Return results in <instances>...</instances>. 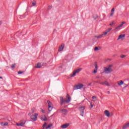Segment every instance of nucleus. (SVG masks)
<instances>
[{
  "mask_svg": "<svg viewBox=\"0 0 129 129\" xmlns=\"http://www.w3.org/2000/svg\"><path fill=\"white\" fill-rule=\"evenodd\" d=\"M60 105H63V104H68L70 101H71V97L69 94H67V98L64 99L63 97H60Z\"/></svg>",
  "mask_w": 129,
  "mask_h": 129,
  "instance_id": "obj_1",
  "label": "nucleus"
},
{
  "mask_svg": "<svg viewBox=\"0 0 129 129\" xmlns=\"http://www.w3.org/2000/svg\"><path fill=\"white\" fill-rule=\"evenodd\" d=\"M104 72L106 74H109V73H111V72H113V69H110L109 68H107V67H104Z\"/></svg>",
  "mask_w": 129,
  "mask_h": 129,
  "instance_id": "obj_2",
  "label": "nucleus"
},
{
  "mask_svg": "<svg viewBox=\"0 0 129 129\" xmlns=\"http://www.w3.org/2000/svg\"><path fill=\"white\" fill-rule=\"evenodd\" d=\"M79 109L80 111L81 115L82 116H84V109H85V106H81L79 107Z\"/></svg>",
  "mask_w": 129,
  "mask_h": 129,
  "instance_id": "obj_3",
  "label": "nucleus"
},
{
  "mask_svg": "<svg viewBox=\"0 0 129 129\" xmlns=\"http://www.w3.org/2000/svg\"><path fill=\"white\" fill-rule=\"evenodd\" d=\"M84 86L83 84H80L79 85H77L74 86V90H77V89H81L82 87Z\"/></svg>",
  "mask_w": 129,
  "mask_h": 129,
  "instance_id": "obj_4",
  "label": "nucleus"
},
{
  "mask_svg": "<svg viewBox=\"0 0 129 129\" xmlns=\"http://www.w3.org/2000/svg\"><path fill=\"white\" fill-rule=\"evenodd\" d=\"M81 70H82V68H80L76 70L73 72V74L71 75V77H74V76H76L77 73H79Z\"/></svg>",
  "mask_w": 129,
  "mask_h": 129,
  "instance_id": "obj_5",
  "label": "nucleus"
},
{
  "mask_svg": "<svg viewBox=\"0 0 129 129\" xmlns=\"http://www.w3.org/2000/svg\"><path fill=\"white\" fill-rule=\"evenodd\" d=\"M47 103L48 105V110L51 111L53 109V104H52V102L50 100H47Z\"/></svg>",
  "mask_w": 129,
  "mask_h": 129,
  "instance_id": "obj_6",
  "label": "nucleus"
},
{
  "mask_svg": "<svg viewBox=\"0 0 129 129\" xmlns=\"http://www.w3.org/2000/svg\"><path fill=\"white\" fill-rule=\"evenodd\" d=\"M30 117L33 121H36L37 118H38V113H35L34 115H32Z\"/></svg>",
  "mask_w": 129,
  "mask_h": 129,
  "instance_id": "obj_7",
  "label": "nucleus"
},
{
  "mask_svg": "<svg viewBox=\"0 0 129 129\" xmlns=\"http://www.w3.org/2000/svg\"><path fill=\"white\" fill-rule=\"evenodd\" d=\"M64 46L65 44H64V43H62L58 48V52H61V51H63Z\"/></svg>",
  "mask_w": 129,
  "mask_h": 129,
  "instance_id": "obj_8",
  "label": "nucleus"
},
{
  "mask_svg": "<svg viewBox=\"0 0 129 129\" xmlns=\"http://www.w3.org/2000/svg\"><path fill=\"white\" fill-rule=\"evenodd\" d=\"M70 124H69V123L64 124L63 125H61L60 127L61 128H67V127H68V126H69Z\"/></svg>",
  "mask_w": 129,
  "mask_h": 129,
  "instance_id": "obj_9",
  "label": "nucleus"
},
{
  "mask_svg": "<svg viewBox=\"0 0 129 129\" xmlns=\"http://www.w3.org/2000/svg\"><path fill=\"white\" fill-rule=\"evenodd\" d=\"M60 112L63 114L66 115L68 113V111L66 109H60Z\"/></svg>",
  "mask_w": 129,
  "mask_h": 129,
  "instance_id": "obj_10",
  "label": "nucleus"
},
{
  "mask_svg": "<svg viewBox=\"0 0 129 129\" xmlns=\"http://www.w3.org/2000/svg\"><path fill=\"white\" fill-rule=\"evenodd\" d=\"M111 30H112V28H110L108 29L107 30H106L103 33H104V36H106V35H107L108 33H109V32H110V31H111Z\"/></svg>",
  "mask_w": 129,
  "mask_h": 129,
  "instance_id": "obj_11",
  "label": "nucleus"
},
{
  "mask_svg": "<svg viewBox=\"0 0 129 129\" xmlns=\"http://www.w3.org/2000/svg\"><path fill=\"white\" fill-rule=\"evenodd\" d=\"M104 113L107 117H109V116L110 115V113H109V111L106 110L104 111Z\"/></svg>",
  "mask_w": 129,
  "mask_h": 129,
  "instance_id": "obj_12",
  "label": "nucleus"
},
{
  "mask_svg": "<svg viewBox=\"0 0 129 129\" xmlns=\"http://www.w3.org/2000/svg\"><path fill=\"white\" fill-rule=\"evenodd\" d=\"M124 37H125V34H120L118 36L117 40H119V39L122 40L123 38H124Z\"/></svg>",
  "mask_w": 129,
  "mask_h": 129,
  "instance_id": "obj_13",
  "label": "nucleus"
},
{
  "mask_svg": "<svg viewBox=\"0 0 129 129\" xmlns=\"http://www.w3.org/2000/svg\"><path fill=\"white\" fill-rule=\"evenodd\" d=\"M100 84H101L102 85H106V86H109V84H108L107 81L100 83Z\"/></svg>",
  "mask_w": 129,
  "mask_h": 129,
  "instance_id": "obj_14",
  "label": "nucleus"
},
{
  "mask_svg": "<svg viewBox=\"0 0 129 129\" xmlns=\"http://www.w3.org/2000/svg\"><path fill=\"white\" fill-rule=\"evenodd\" d=\"M127 127H129V123H127L125 124L123 126L122 129H126V128H127Z\"/></svg>",
  "mask_w": 129,
  "mask_h": 129,
  "instance_id": "obj_15",
  "label": "nucleus"
},
{
  "mask_svg": "<svg viewBox=\"0 0 129 129\" xmlns=\"http://www.w3.org/2000/svg\"><path fill=\"white\" fill-rule=\"evenodd\" d=\"M25 122H22L20 123H17L16 125H17L18 126H23V125H25Z\"/></svg>",
  "mask_w": 129,
  "mask_h": 129,
  "instance_id": "obj_16",
  "label": "nucleus"
},
{
  "mask_svg": "<svg viewBox=\"0 0 129 129\" xmlns=\"http://www.w3.org/2000/svg\"><path fill=\"white\" fill-rule=\"evenodd\" d=\"M43 117H44V118H43V117H41V120H42L43 121H46V120L48 119V118H47V117H46V115H43Z\"/></svg>",
  "mask_w": 129,
  "mask_h": 129,
  "instance_id": "obj_17",
  "label": "nucleus"
},
{
  "mask_svg": "<svg viewBox=\"0 0 129 129\" xmlns=\"http://www.w3.org/2000/svg\"><path fill=\"white\" fill-rule=\"evenodd\" d=\"M113 14H114V8H112L111 10L110 16L112 17V16H113Z\"/></svg>",
  "mask_w": 129,
  "mask_h": 129,
  "instance_id": "obj_18",
  "label": "nucleus"
},
{
  "mask_svg": "<svg viewBox=\"0 0 129 129\" xmlns=\"http://www.w3.org/2000/svg\"><path fill=\"white\" fill-rule=\"evenodd\" d=\"M37 66L35 67V68H41V63H38L36 64Z\"/></svg>",
  "mask_w": 129,
  "mask_h": 129,
  "instance_id": "obj_19",
  "label": "nucleus"
},
{
  "mask_svg": "<svg viewBox=\"0 0 129 129\" xmlns=\"http://www.w3.org/2000/svg\"><path fill=\"white\" fill-rule=\"evenodd\" d=\"M117 84H118V85L120 86V85H122V84H123V81H120V82H118Z\"/></svg>",
  "mask_w": 129,
  "mask_h": 129,
  "instance_id": "obj_20",
  "label": "nucleus"
},
{
  "mask_svg": "<svg viewBox=\"0 0 129 129\" xmlns=\"http://www.w3.org/2000/svg\"><path fill=\"white\" fill-rule=\"evenodd\" d=\"M103 36H104V33L101 35H98V36H97V39H101V38H102V37H103Z\"/></svg>",
  "mask_w": 129,
  "mask_h": 129,
  "instance_id": "obj_21",
  "label": "nucleus"
},
{
  "mask_svg": "<svg viewBox=\"0 0 129 129\" xmlns=\"http://www.w3.org/2000/svg\"><path fill=\"white\" fill-rule=\"evenodd\" d=\"M50 126H53V124H52V123L49 124L47 125V126L46 127V129L50 128Z\"/></svg>",
  "mask_w": 129,
  "mask_h": 129,
  "instance_id": "obj_22",
  "label": "nucleus"
},
{
  "mask_svg": "<svg viewBox=\"0 0 129 129\" xmlns=\"http://www.w3.org/2000/svg\"><path fill=\"white\" fill-rule=\"evenodd\" d=\"M18 18H20V19H25V15H19Z\"/></svg>",
  "mask_w": 129,
  "mask_h": 129,
  "instance_id": "obj_23",
  "label": "nucleus"
},
{
  "mask_svg": "<svg viewBox=\"0 0 129 129\" xmlns=\"http://www.w3.org/2000/svg\"><path fill=\"white\" fill-rule=\"evenodd\" d=\"M11 68H12V69H15V68H16V63L12 64Z\"/></svg>",
  "mask_w": 129,
  "mask_h": 129,
  "instance_id": "obj_24",
  "label": "nucleus"
},
{
  "mask_svg": "<svg viewBox=\"0 0 129 129\" xmlns=\"http://www.w3.org/2000/svg\"><path fill=\"white\" fill-rule=\"evenodd\" d=\"M95 69L96 70H97V69H98V66H97V64L96 63H95Z\"/></svg>",
  "mask_w": 129,
  "mask_h": 129,
  "instance_id": "obj_25",
  "label": "nucleus"
},
{
  "mask_svg": "<svg viewBox=\"0 0 129 129\" xmlns=\"http://www.w3.org/2000/svg\"><path fill=\"white\" fill-rule=\"evenodd\" d=\"M92 99H95L94 101H96V100H97V99H96V96H93L92 97Z\"/></svg>",
  "mask_w": 129,
  "mask_h": 129,
  "instance_id": "obj_26",
  "label": "nucleus"
},
{
  "mask_svg": "<svg viewBox=\"0 0 129 129\" xmlns=\"http://www.w3.org/2000/svg\"><path fill=\"white\" fill-rule=\"evenodd\" d=\"M35 108H33L31 109V113H34V112H35Z\"/></svg>",
  "mask_w": 129,
  "mask_h": 129,
  "instance_id": "obj_27",
  "label": "nucleus"
},
{
  "mask_svg": "<svg viewBox=\"0 0 129 129\" xmlns=\"http://www.w3.org/2000/svg\"><path fill=\"white\" fill-rule=\"evenodd\" d=\"M125 24L124 22H122L121 24H120L119 26V27H122V26H123V24Z\"/></svg>",
  "mask_w": 129,
  "mask_h": 129,
  "instance_id": "obj_28",
  "label": "nucleus"
},
{
  "mask_svg": "<svg viewBox=\"0 0 129 129\" xmlns=\"http://www.w3.org/2000/svg\"><path fill=\"white\" fill-rule=\"evenodd\" d=\"M111 67H113V65H112V64H109V65L108 66V68L112 69Z\"/></svg>",
  "mask_w": 129,
  "mask_h": 129,
  "instance_id": "obj_29",
  "label": "nucleus"
},
{
  "mask_svg": "<svg viewBox=\"0 0 129 129\" xmlns=\"http://www.w3.org/2000/svg\"><path fill=\"white\" fill-rule=\"evenodd\" d=\"M98 50H99V49L98 48V47H95L94 48V51H98Z\"/></svg>",
  "mask_w": 129,
  "mask_h": 129,
  "instance_id": "obj_30",
  "label": "nucleus"
},
{
  "mask_svg": "<svg viewBox=\"0 0 129 129\" xmlns=\"http://www.w3.org/2000/svg\"><path fill=\"white\" fill-rule=\"evenodd\" d=\"M126 56V55H122L120 56V58H124Z\"/></svg>",
  "mask_w": 129,
  "mask_h": 129,
  "instance_id": "obj_31",
  "label": "nucleus"
},
{
  "mask_svg": "<svg viewBox=\"0 0 129 129\" xmlns=\"http://www.w3.org/2000/svg\"><path fill=\"white\" fill-rule=\"evenodd\" d=\"M8 124H9V123H8V122H5V123H4V126H6L8 125Z\"/></svg>",
  "mask_w": 129,
  "mask_h": 129,
  "instance_id": "obj_32",
  "label": "nucleus"
},
{
  "mask_svg": "<svg viewBox=\"0 0 129 129\" xmlns=\"http://www.w3.org/2000/svg\"><path fill=\"white\" fill-rule=\"evenodd\" d=\"M32 5L33 7H35V6H36V3L34 2H33L32 3Z\"/></svg>",
  "mask_w": 129,
  "mask_h": 129,
  "instance_id": "obj_33",
  "label": "nucleus"
},
{
  "mask_svg": "<svg viewBox=\"0 0 129 129\" xmlns=\"http://www.w3.org/2000/svg\"><path fill=\"white\" fill-rule=\"evenodd\" d=\"M119 29H120V27H119V25L117 27H116L115 30H119Z\"/></svg>",
  "mask_w": 129,
  "mask_h": 129,
  "instance_id": "obj_34",
  "label": "nucleus"
},
{
  "mask_svg": "<svg viewBox=\"0 0 129 129\" xmlns=\"http://www.w3.org/2000/svg\"><path fill=\"white\" fill-rule=\"evenodd\" d=\"M52 9V6H48L47 10H51Z\"/></svg>",
  "mask_w": 129,
  "mask_h": 129,
  "instance_id": "obj_35",
  "label": "nucleus"
},
{
  "mask_svg": "<svg viewBox=\"0 0 129 129\" xmlns=\"http://www.w3.org/2000/svg\"><path fill=\"white\" fill-rule=\"evenodd\" d=\"M45 125H47V123L46 122H44V124L42 126V127H45Z\"/></svg>",
  "mask_w": 129,
  "mask_h": 129,
  "instance_id": "obj_36",
  "label": "nucleus"
},
{
  "mask_svg": "<svg viewBox=\"0 0 129 129\" xmlns=\"http://www.w3.org/2000/svg\"><path fill=\"white\" fill-rule=\"evenodd\" d=\"M97 70H94V72H93V73L94 74H95V73H97Z\"/></svg>",
  "mask_w": 129,
  "mask_h": 129,
  "instance_id": "obj_37",
  "label": "nucleus"
},
{
  "mask_svg": "<svg viewBox=\"0 0 129 129\" xmlns=\"http://www.w3.org/2000/svg\"><path fill=\"white\" fill-rule=\"evenodd\" d=\"M113 24H114V22L112 21L111 23H110L109 25L110 26H112V25H113Z\"/></svg>",
  "mask_w": 129,
  "mask_h": 129,
  "instance_id": "obj_38",
  "label": "nucleus"
},
{
  "mask_svg": "<svg viewBox=\"0 0 129 129\" xmlns=\"http://www.w3.org/2000/svg\"><path fill=\"white\" fill-rule=\"evenodd\" d=\"M93 19L94 20H96L97 19V16H96V17H93Z\"/></svg>",
  "mask_w": 129,
  "mask_h": 129,
  "instance_id": "obj_39",
  "label": "nucleus"
},
{
  "mask_svg": "<svg viewBox=\"0 0 129 129\" xmlns=\"http://www.w3.org/2000/svg\"><path fill=\"white\" fill-rule=\"evenodd\" d=\"M18 74H22V73H23V72L22 71H19L18 72Z\"/></svg>",
  "mask_w": 129,
  "mask_h": 129,
  "instance_id": "obj_40",
  "label": "nucleus"
},
{
  "mask_svg": "<svg viewBox=\"0 0 129 129\" xmlns=\"http://www.w3.org/2000/svg\"><path fill=\"white\" fill-rule=\"evenodd\" d=\"M41 111H42V112H43V113H45V110L42 109Z\"/></svg>",
  "mask_w": 129,
  "mask_h": 129,
  "instance_id": "obj_41",
  "label": "nucleus"
},
{
  "mask_svg": "<svg viewBox=\"0 0 129 129\" xmlns=\"http://www.w3.org/2000/svg\"><path fill=\"white\" fill-rule=\"evenodd\" d=\"M1 125L4 126V122H1Z\"/></svg>",
  "mask_w": 129,
  "mask_h": 129,
  "instance_id": "obj_42",
  "label": "nucleus"
},
{
  "mask_svg": "<svg viewBox=\"0 0 129 129\" xmlns=\"http://www.w3.org/2000/svg\"><path fill=\"white\" fill-rule=\"evenodd\" d=\"M3 24V21H0V26L2 25Z\"/></svg>",
  "mask_w": 129,
  "mask_h": 129,
  "instance_id": "obj_43",
  "label": "nucleus"
},
{
  "mask_svg": "<svg viewBox=\"0 0 129 129\" xmlns=\"http://www.w3.org/2000/svg\"><path fill=\"white\" fill-rule=\"evenodd\" d=\"M92 83H91L89 84L88 85V86H90L91 85Z\"/></svg>",
  "mask_w": 129,
  "mask_h": 129,
  "instance_id": "obj_44",
  "label": "nucleus"
},
{
  "mask_svg": "<svg viewBox=\"0 0 129 129\" xmlns=\"http://www.w3.org/2000/svg\"><path fill=\"white\" fill-rule=\"evenodd\" d=\"M91 108H92V107H93V105H92V104H91Z\"/></svg>",
  "mask_w": 129,
  "mask_h": 129,
  "instance_id": "obj_45",
  "label": "nucleus"
},
{
  "mask_svg": "<svg viewBox=\"0 0 129 129\" xmlns=\"http://www.w3.org/2000/svg\"><path fill=\"white\" fill-rule=\"evenodd\" d=\"M83 89H84V90H85V89H86V87H84Z\"/></svg>",
  "mask_w": 129,
  "mask_h": 129,
  "instance_id": "obj_46",
  "label": "nucleus"
},
{
  "mask_svg": "<svg viewBox=\"0 0 129 129\" xmlns=\"http://www.w3.org/2000/svg\"><path fill=\"white\" fill-rule=\"evenodd\" d=\"M107 93H108V94H109L110 93V91H108Z\"/></svg>",
  "mask_w": 129,
  "mask_h": 129,
  "instance_id": "obj_47",
  "label": "nucleus"
},
{
  "mask_svg": "<svg viewBox=\"0 0 129 129\" xmlns=\"http://www.w3.org/2000/svg\"><path fill=\"white\" fill-rule=\"evenodd\" d=\"M94 38H97V36L96 35L94 36Z\"/></svg>",
  "mask_w": 129,
  "mask_h": 129,
  "instance_id": "obj_48",
  "label": "nucleus"
},
{
  "mask_svg": "<svg viewBox=\"0 0 129 129\" xmlns=\"http://www.w3.org/2000/svg\"><path fill=\"white\" fill-rule=\"evenodd\" d=\"M31 113H29L28 115H31Z\"/></svg>",
  "mask_w": 129,
  "mask_h": 129,
  "instance_id": "obj_49",
  "label": "nucleus"
},
{
  "mask_svg": "<svg viewBox=\"0 0 129 129\" xmlns=\"http://www.w3.org/2000/svg\"><path fill=\"white\" fill-rule=\"evenodd\" d=\"M0 79H3V77H0Z\"/></svg>",
  "mask_w": 129,
  "mask_h": 129,
  "instance_id": "obj_50",
  "label": "nucleus"
},
{
  "mask_svg": "<svg viewBox=\"0 0 129 129\" xmlns=\"http://www.w3.org/2000/svg\"><path fill=\"white\" fill-rule=\"evenodd\" d=\"M96 83H99V82H96Z\"/></svg>",
  "mask_w": 129,
  "mask_h": 129,
  "instance_id": "obj_51",
  "label": "nucleus"
},
{
  "mask_svg": "<svg viewBox=\"0 0 129 129\" xmlns=\"http://www.w3.org/2000/svg\"><path fill=\"white\" fill-rule=\"evenodd\" d=\"M97 78H99V77H97Z\"/></svg>",
  "mask_w": 129,
  "mask_h": 129,
  "instance_id": "obj_52",
  "label": "nucleus"
},
{
  "mask_svg": "<svg viewBox=\"0 0 129 129\" xmlns=\"http://www.w3.org/2000/svg\"><path fill=\"white\" fill-rule=\"evenodd\" d=\"M53 115H54V114L51 115V116H53Z\"/></svg>",
  "mask_w": 129,
  "mask_h": 129,
  "instance_id": "obj_53",
  "label": "nucleus"
},
{
  "mask_svg": "<svg viewBox=\"0 0 129 129\" xmlns=\"http://www.w3.org/2000/svg\"><path fill=\"white\" fill-rule=\"evenodd\" d=\"M106 4L107 5V2H106Z\"/></svg>",
  "mask_w": 129,
  "mask_h": 129,
  "instance_id": "obj_54",
  "label": "nucleus"
},
{
  "mask_svg": "<svg viewBox=\"0 0 129 129\" xmlns=\"http://www.w3.org/2000/svg\"><path fill=\"white\" fill-rule=\"evenodd\" d=\"M116 55H113V56H116Z\"/></svg>",
  "mask_w": 129,
  "mask_h": 129,
  "instance_id": "obj_55",
  "label": "nucleus"
}]
</instances>
